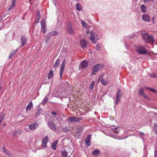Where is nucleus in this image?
Segmentation results:
<instances>
[{"label": "nucleus", "mask_w": 157, "mask_h": 157, "mask_svg": "<svg viewBox=\"0 0 157 157\" xmlns=\"http://www.w3.org/2000/svg\"><path fill=\"white\" fill-rule=\"evenodd\" d=\"M104 67V65L103 64H96L92 68L93 72L91 73V75H95L98 71L102 69Z\"/></svg>", "instance_id": "nucleus-1"}, {"label": "nucleus", "mask_w": 157, "mask_h": 157, "mask_svg": "<svg viewBox=\"0 0 157 157\" xmlns=\"http://www.w3.org/2000/svg\"><path fill=\"white\" fill-rule=\"evenodd\" d=\"M136 52L139 54H146L147 53V49L144 47L141 46H139L136 47Z\"/></svg>", "instance_id": "nucleus-2"}, {"label": "nucleus", "mask_w": 157, "mask_h": 157, "mask_svg": "<svg viewBox=\"0 0 157 157\" xmlns=\"http://www.w3.org/2000/svg\"><path fill=\"white\" fill-rule=\"evenodd\" d=\"M47 124L48 127L50 129L54 131H56L57 127L56 124L53 121H48L47 123Z\"/></svg>", "instance_id": "nucleus-3"}, {"label": "nucleus", "mask_w": 157, "mask_h": 157, "mask_svg": "<svg viewBox=\"0 0 157 157\" xmlns=\"http://www.w3.org/2000/svg\"><path fill=\"white\" fill-rule=\"evenodd\" d=\"M82 120L81 117H71L68 119V122L72 123L73 122H78Z\"/></svg>", "instance_id": "nucleus-4"}, {"label": "nucleus", "mask_w": 157, "mask_h": 157, "mask_svg": "<svg viewBox=\"0 0 157 157\" xmlns=\"http://www.w3.org/2000/svg\"><path fill=\"white\" fill-rule=\"evenodd\" d=\"M122 92L120 90H118V92L117 93L116 96V104H118L120 101V99L122 95Z\"/></svg>", "instance_id": "nucleus-5"}, {"label": "nucleus", "mask_w": 157, "mask_h": 157, "mask_svg": "<svg viewBox=\"0 0 157 157\" xmlns=\"http://www.w3.org/2000/svg\"><path fill=\"white\" fill-rule=\"evenodd\" d=\"M41 31L44 33L46 32L47 29L46 28V26L45 25V20L44 19H42L41 22Z\"/></svg>", "instance_id": "nucleus-6"}, {"label": "nucleus", "mask_w": 157, "mask_h": 157, "mask_svg": "<svg viewBox=\"0 0 157 157\" xmlns=\"http://www.w3.org/2000/svg\"><path fill=\"white\" fill-rule=\"evenodd\" d=\"M66 63L65 60H64L61 64L60 69V78L61 79L63 74V71Z\"/></svg>", "instance_id": "nucleus-7"}, {"label": "nucleus", "mask_w": 157, "mask_h": 157, "mask_svg": "<svg viewBox=\"0 0 157 157\" xmlns=\"http://www.w3.org/2000/svg\"><path fill=\"white\" fill-rule=\"evenodd\" d=\"M39 124L37 122H35L29 125V128L30 130H34L38 127Z\"/></svg>", "instance_id": "nucleus-8"}, {"label": "nucleus", "mask_w": 157, "mask_h": 157, "mask_svg": "<svg viewBox=\"0 0 157 157\" xmlns=\"http://www.w3.org/2000/svg\"><path fill=\"white\" fill-rule=\"evenodd\" d=\"M138 94L139 95L143 96L145 98L147 99L149 101H150V98H148L144 92V89L142 87H141L138 91Z\"/></svg>", "instance_id": "nucleus-9"}, {"label": "nucleus", "mask_w": 157, "mask_h": 157, "mask_svg": "<svg viewBox=\"0 0 157 157\" xmlns=\"http://www.w3.org/2000/svg\"><path fill=\"white\" fill-rule=\"evenodd\" d=\"M21 47H22L25 45L27 42V39L26 36L24 35L22 36L21 39Z\"/></svg>", "instance_id": "nucleus-10"}, {"label": "nucleus", "mask_w": 157, "mask_h": 157, "mask_svg": "<svg viewBox=\"0 0 157 157\" xmlns=\"http://www.w3.org/2000/svg\"><path fill=\"white\" fill-rule=\"evenodd\" d=\"M142 19L144 21L149 22L150 21L149 15L147 14H143L142 16Z\"/></svg>", "instance_id": "nucleus-11"}, {"label": "nucleus", "mask_w": 157, "mask_h": 157, "mask_svg": "<svg viewBox=\"0 0 157 157\" xmlns=\"http://www.w3.org/2000/svg\"><path fill=\"white\" fill-rule=\"evenodd\" d=\"M91 136L90 135H88L85 140V142L86 144L87 147H89L90 145V140Z\"/></svg>", "instance_id": "nucleus-12"}, {"label": "nucleus", "mask_w": 157, "mask_h": 157, "mask_svg": "<svg viewBox=\"0 0 157 157\" xmlns=\"http://www.w3.org/2000/svg\"><path fill=\"white\" fill-rule=\"evenodd\" d=\"M67 31L70 34H73L74 33V30L70 24L67 26Z\"/></svg>", "instance_id": "nucleus-13"}, {"label": "nucleus", "mask_w": 157, "mask_h": 157, "mask_svg": "<svg viewBox=\"0 0 157 157\" xmlns=\"http://www.w3.org/2000/svg\"><path fill=\"white\" fill-rule=\"evenodd\" d=\"M48 137L45 136L42 140V144L44 147H47V143L48 142Z\"/></svg>", "instance_id": "nucleus-14"}, {"label": "nucleus", "mask_w": 157, "mask_h": 157, "mask_svg": "<svg viewBox=\"0 0 157 157\" xmlns=\"http://www.w3.org/2000/svg\"><path fill=\"white\" fill-rule=\"evenodd\" d=\"M88 65L87 61L86 60H83L81 64V68H83L87 67Z\"/></svg>", "instance_id": "nucleus-15"}, {"label": "nucleus", "mask_w": 157, "mask_h": 157, "mask_svg": "<svg viewBox=\"0 0 157 157\" xmlns=\"http://www.w3.org/2000/svg\"><path fill=\"white\" fill-rule=\"evenodd\" d=\"M80 44L82 48H84L86 47L87 43L85 40H81L80 41Z\"/></svg>", "instance_id": "nucleus-16"}, {"label": "nucleus", "mask_w": 157, "mask_h": 157, "mask_svg": "<svg viewBox=\"0 0 157 157\" xmlns=\"http://www.w3.org/2000/svg\"><path fill=\"white\" fill-rule=\"evenodd\" d=\"M33 106V104L32 101H30L29 104L26 106L25 109L26 111L29 110H30L31 109V108Z\"/></svg>", "instance_id": "nucleus-17"}, {"label": "nucleus", "mask_w": 157, "mask_h": 157, "mask_svg": "<svg viewBox=\"0 0 157 157\" xmlns=\"http://www.w3.org/2000/svg\"><path fill=\"white\" fill-rule=\"evenodd\" d=\"M91 33V35H90V40L94 44H95L96 43V41L94 40L95 39V35L94 33H93L91 32L90 33Z\"/></svg>", "instance_id": "nucleus-18"}, {"label": "nucleus", "mask_w": 157, "mask_h": 157, "mask_svg": "<svg viewBox=\"0 0 157 157\" xmlns=\"http://www.w3.org/2000/svg\"><path fill=\"white\" fill-rule=\"evenodd\" d=\"M58 140H56L53 142L52 144V148L54 150L56 149V145L58 142Z\"/></svg>", "instance_id": "nucleus-19"}, {"label": "nucleus", "mask_w": 157, "mask_h": 157, "mask_svg": "<svg viewBox=\"0 0 157 157\" xmlns=\"http://www.w3.org/2000/svg\"><path fill=\"white\" fill-rule=\"evenodd\" d=\"M66 152H67V154L68 155L67 157H70L72 155V153L73 152V150L71 148H68L66 149Z\"/></svg>", "instance_id": "nucleus-20"}, {"label": "nucleus", "mask_w": 157, "mask_h": 157, "mask_svg": "<svg viewBox=\"0 0 157 157\" xmlns=\"http://www.w3.org/2000/svg\"><path fill=\"white\" fill-rule=\"evenodd\" d=\"M53 76V71L52 70H50L48 74V79L52 78Z\"/></svg>", "instance_id": "nucleus-21"}, {"label": "nucleus", "mask_w": 157, "mask_h": 157, "mask_svg": "<svg viewBox=\"0 0 157 157\" xmlns=\"http://www.w3.org/2000/svg\"><path fill=\"white\" fill-rule=\"evenodd\" d=\"M150 36V35H149L147 33H145L143 34V37L145 42H147V40L148 39Z\"/></svg>", "instance_id": "nucleus-22"}, {"label": "nucleus", "mask_w": 157, "mask_h": 157, "mask_svg": "<svg viewBox=\"0 0 157 157\" xmlns=\"http://www.w3.org/2000/svg\"><path fill=\"white\" fill-rule=\"evenodd\" d=\"M43 109L41 108L38 109L36 113V118L40 114L43 112Z\"/></svg>", "instance_id": "nucleus-23"}, {"label": "nucleus", "mask_w": 157, "mask_h": 157, "mask_svg": "<svg viewBox=\"0 0 157 157\" xmlns=\"http://www.w3.org/2000/svg\"><path fill=\"white\" fill-rule=\"evenodd\" d=\"M59 32L57 31H55L54 32H52L48 33L49 36H53L58 35L59 34Z\"/></svg>", "instance_id": "nucleus-24"}, {"label": "nucleus", "mask_w": 157, "mask_h": 157, "mask_svg": "<svg viewBox=\"0 0 157 157\" xmlns=\"http://www.w3.org/2000/svg\"><path fill=\"white\" fill-rule=\"evenodd\" d=\"M60 63V59L59 58H58L55 63L53 65L54 68H56L59 66Z\"/></svg>", "instance_id": "nucleus-25"}, {"label": "nucleus", "mask_w": 157, "mask_h": 157, "mask_svg": "<svg viewBox=\"0 0 157 157\" xmlns=\"http://www.w3.org/2000/svg\"><path fill=\"white\" fill-rule=\"evenodd\" d=\"M18 49H17L16 50H13L12 52H11V53H10L9 56V59H11L13 56L15 54L16 52H17V51Z\"/></svg>", "instance_id": "nucleus-26"}, {"label": "nucleus", "mask_w": 157, "mask_h": 157, "mask_svg": "<svg viewBox=\"0 0 157 157\" xmlns=\"http://www.w3.org/2000/svg\"><path fill=\"white\" fill-rule=\"evenodd\" d=\"M15 0H12L11 5L10 6V7L8 8V10H10L14 8V7L15 6Z\"/></svg>", "instance_id": "nucleus-27"}, {"label": "nucleus", "mask_w": 157, "mask_h": 157, "mask_svg": "<svg viewBox=\"0 0 157 157\" xmlns=\"http://www.w3.org/2000/svg\"><path fill=\"white\" fill-rule=\"evenodd\" d=\"M112 131L115 133L116 134L118 133L120 131V129L119 128L116 127L114 128H112Z\"/></svg>", "instance_id": "nucleus-28"}, {"label": "nucleus", "mask_w": 157, "mask_h": 157, "mask_svg": "<svg viewBox=\"0 0 157 157\" xmlns=\"http://www.w3.org/2000/svg\"><path fill=\"white\" fill-rule=\"evenodd\" d=\"M67 152H66V149L61 151V155L63 157H67L68 156L67 154Z\"/></svg>", "instance_id": "nucleus-29"}, {"label": "nucleus", "mask_w": 157, "mask_h": 157, "mask_svg": "<svg viewBox=\"0 0 157 157\" xmlns=\"http://www.w3.org/2000/svg\"><path fill=\"white\" fill-rule=\"evenodd\" d=\"M154 42V40L153 36L152 35H150L148 39L147 40L146 42L153 43Z\"/></svg>", "instance_id": "nucleus-30"}, {"label": "nucleus", "mask_w": 157, "mask_h": 157, "mask_svg": "<svg viewBox=\"0 0 157 157\" xmlns=\"http://www.w3.org/2000/svg\"><path fill=\"white\" fill-rule=\"evenodd\" d=\"M83 128H82L81 127H79L77 128V133L78 134V135H80L81 134V132H82Z\"/></svg>", "instance_id": "nucleus-31"}, {"label": "nucleus", "mask_w": 157, "mask_h": 157, "mask_svg": "<svg viewBox=\"0 0 157 157\" xmlns=\"http://www.w3.org/2000/svg\"><path fill=\"white\" fill-rule=\"evenodd\" d=\"M100 151L99 150L96 149L94 150L92 152L93 155L95 156L98 155V154L99 153Z\"/></svg>", "instance_id": "nucleus-32"}, {"label": "nucleus", "mask_w": 157, "mask_h": 157, "mask_svg": "<svg viewBox=\"0 0 157 157\" xmlns=\"http://www.w3.org/2000/svg\"><path fill=\"white\" fill-rule=\"evenodd\" d=\"M141 11L143 13H145L146 12L147 9L146 6L144 5H142L141 6Z\"/></svg>", "instance_id": "nucleus-33"}, {"label": "nucleus", "mask_w": 157, "mask_h": 157, "mask_svg": "<svg viewBox=\"0 0 157 157\" xmlns=\"http://www.w3.org/2000/svg\"><path fill=\"white\" fill-rule=\"evenodd\" d=\"M49 35L47 34L44 37V38L45 39V42L46 43H47L49 41L50 39V37H49Z\"/></svg>", "instance_id": "nucleus-34"}, {"label": "nucleus", "mask_w": 157, "mask_h": 157, "mask_svg": "<svg viewBox=\"0 0 157 157\" xmlns=\"http://www.w3.org/2000/svg\"><path fill=\"white\" fill-rule=\"evenodd\" d=\"M95 81H93L91 83L90 85V87H89V89L90 90H93L94 89V86L95 84Z\"/></svg>", "instance_id": "nucleus-35"}, {"label": "nucleus", "mask_w": 157, "mask_h": 157, "mask_svg": "<svg viewBox=\"0 0 157 157\" xmlns=\"http://www.w3.org/2000/svg\"><path fill=\"white\" fill-rule=\"evenodd\" d=\"M48 100V97H45L44 99L43 100L42 102V105H45L47 102Z\"/></svg>", "instance_id": "nucleus-36"}, {"label": "nucleus", "mask_w": 157, "mask_h": 157, "mask_svg": "<svg viewBox=\"0 0 157 157\" xmlns=\"http://www.w3.org/2000/svg\"><path fill=\"white\" fill-rule=\"evenodd\" d=\"M76 9L78 10H80L82 9V7L81 6V5L79 3H78L76 5Z\"/></svg>", "instance_id": "nucleus-37"}, {"label": "nucleus", "mask_w": 157, "mask_h": 157, "mask_svg": "<svg viewBox=\"0 0 157 157\" xmlns=\"http://www.w3.org/2000/svg\"><path fill=\"white\" fill-rule=\"evenodd\" d=\"M101 81L102 85H106L108 83V82L105 81V80L103 78H101Z\"/></svg>", "instance_id": "nucleus-38"}, {"label": "nucleus", "mask_w": 157, "mask_h": 157, "mask_svg": "<svg viewBox=\"0 0 157 157\" xmlns=\"http://www.w3.org/2000/svg\"><path fill=\"white\" fill-rule=\"evenodd\" d=\"M68 130L67 126H65L62 129V131L63 132H67Z\"/></svg>", "instance_id": "nucleus-39"}, {"label": "nucleus", "mask_w": 157, "mask_h": 157, "mask_svg": "<svg viewBox=\"0 0 157 157\" xmlns=\"http://www.w3.org/2000/svg\"><path fill=\"white\" fill-rule=\"evenodd\" d=\"M101 48V46L100 44H97L96 46V50L97 51H99L100 50V48Z\"/></svg>", "instance_id": "nucleus-40"}, {"label": "nucleus", "mask_w": 157, "mask_h": 157, "mask_svg": "<svg viewBox=\"0 0 157 157\" xmlns=\"http://www.w3.org/2000/svg\"><path fill=\"white\" fill-rule=\"evenodd\" d=\"M149 76L152 78H155L157 77V75L154 74H149Z\"/></svg>", "instance_id": "nucleus-41"}, {"label": "nucleus", "mask_w": 157, "mask_h": 157, "mask_svg": "<svg viewBox=\"0 0 157 157\" xmlns=\"http://www.w3.org/2000/svg\"><path fill=\"white\" fill-rule=\"evenodd\" d=\"M2 149L3 151L5 153H6V154H9V153H8L9 151L7 150L4 147H2Z\"/></svg>", "instance_id": "nucleus-42"}, {"label": "nucleus", "mask_w": 157, "mask_h": 157, "mask_svg": "<svg viewBox=\"0 0 157 157\" xmlns=\"http://www.w3.org/2000/svg\"><path fill=\"white\" fill-rule=\"evenodd\" d=\"M40 12L38 11L37 13V17H36L38 19L37 21V22H38L39 21V20L40 19Z\"/></svg>", "instance_id": "nucleus-43"}, {"label": "nucleus", "mask_w": 157, "mask_h": 157, "mask_svg": "<svg viewBox=\"0 0 157 157\" xmlns=\"http://www.w3.org/2000/svg\"><path fill=\"white\" fill-rule=\"evenodd\" d=\"M82 23L83 26L85 27H86V26L87 25V24L83 21H82Z\"/></svg>", "instance_id": "nucleus-44"}, {"label": "nucleus", "mask_w": 157, "mask_h": 157, "mask_svg": "<svg viewBox=\"0 0 157 157\" xmlns=\"http://www.w3.org/2000/svg\"><path fill=\"white\" fill-rule=\"evenodd\" d=\"M17 132L18 134H21L22 133V131L20 129H19L18 130L16 131Z\"/></svg>", "instance_id": "nucleus-45"}, {"label": "nucleus", "mask_w": 157, "mask_h": 157, "mask_svg": "<svg viewBox=\"0 0 157 157\" xmlns=\"http://www.w3.org/2000/svg\"><path fill=\"white\" fill-rule=\"evenodd\" d=\"M151 91L155 93H156L157 91L154 89L151 88L150 89Z\"/></svg>", "instance_id": "nucleus-46"}, {"label": "nucleus", "mask_w": 157, "mask_h": 157, "mask_svg": "<svg viewBox=\"0 0 157 157\" xmlns=\"http://www.w3.org/2000/svg\"><path fill=\"white\" fill-rule=\"evenodd\" d=\"M154 1L153 0H144L143 1L144 2H150V1H151L152 2H153Z\"/></svg>", "instance_id": "nucleus-47"}, {"label": "nucleus", "mask_w": 157, "mask_h": 157, "mask_svg": "<svg viewBox=\"0 0 157 157\" xmlns=\"http://www.w3.org/2000/svg\"><path fill=\"white\" fill-rule=\"evenodd\" d=\"M51 114L53 116H56L57 115V114L56 112L53 111H52L51 112Z\"/></svg>", "instance_id": "nucleus-48"}, {"label": "nucleus", "mask_w": 157, "mask_h": 157, "mask_svg": "<svg viewBox=\"0 0 157 157\" xmlns=\"http://www.w3.org/2000/svg\"><path fill=\"white\" fill-rule=\"evenodd\" d=\"M18 134L17 132L16 131L13 133V136H15L17 135Z\"/></svg>", "instance_id": "nucleus-49"}, {"label": "nucleus", "mask_w": 157, "mask_h": 157, "mask_svg": "<svg viewBox=\"0 0 157 157\" xmlns=\"http://www.w3.org/2000/svg\"><path fill=\"white\" fill-rule=\"evenodd\" d=\"M155 157H157V151L155 150Z\"/></svg>", "instance_id": "nucleus-50"}, {"label": "nucleus", "mask_w": 157, "mask_h": 157, "mask_svg": "<svg viewBox=\"0 0 157 157\" xmlns=\"http://www.w3.org/2000/svg\"><path fill=\"white\" fill-rule=\"evenodd\" d=\"M155 17H154L152 18V21H153V23H154H154H154V21H155Z\"/></svg>", "instance_id": "nucleus-51"}, {"label": "nucleus", "mask_w": 157, "mask_h": 157, "mask_svg": "<svg viewBox=\"0 0 157 157\" xmlns=\"http://www.w3.org/2000/svg\"><path fill=\"white\" fill-rule=\"evenodd\" d=\"M140 134L141 135H142V136H144V133L142 132H140Z\"/></svg>", "instance_id": "nucleus-52"}, {"label": "nucleus", "mask_w": 157, "mask_h": 157, "mask_svg": "<svg viewBox=\"0 0 157 157\" xmlns=\"http://www.w3.org/2000/svg\"><path fill=\"white\" fill-rule=\"evenodd\" d=\"M146 89H148V90H150V89L151 88H150V87H146L145 88Z\"/></svg>", "instance_id": "nucleus-53"}, {"label": "nucleus", "mask_w": 157, "mask_h": 157, "mask_svg": "<svg viewBox=\"0 0 157 157\" xmlns=\"http://www.w3.org/2000/svg\"><path fill=\"white\" fill-rule=\"evenodd\" d=\"M103 75H103L101 74L100 75V77H102L103 76Z\"/></svg>", "instance_id": "nucleus-54"}, {"label": "nucleus", "mask_w": 157, "mask_h": 157, "mask_svg": "<svg viewBox=\"0 0 157 157\" xmlns=\"http://www.w3.org/2000/svg\"><path fill=\"white\" fill-rule=\"evenodd\" d=\"M2 86H0V90H2Z\"/></svg>", "instance_id": "nucleus-55"}, {"label": "nucleus", "mask_w": 157, "mask_h": 157, "mask_svg": "<svg viewBox=\"0 0 157 157\" xmlns=\"http://www.w3.org/2000/svg\"><path fill=\"white\" fill-rule=\"evenodd\" d=\"M31 0H29V2H30V1H31Z\"/></svg>", "instance_id": "nucleus-56"}, {"label": "nucleus", "mask_w": 157, "mask_h": 157, "mask_svg": "<svg viewBox=\"0 0 157 157\" xmlns=\"http://www.w3.org/2000/svg\"><path fill=\"white\" fill-rule=\"evenodd\" d=\"M3 125H4V126H5L6 125V124H4Z\"/></svg>", "instance_id": "nucleus-57"}]
</instances>
